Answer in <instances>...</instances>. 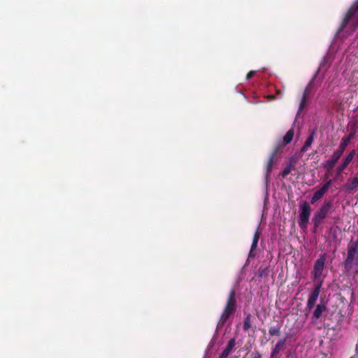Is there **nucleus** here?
Instances as JSON below:
<instances>
[{
  "label": "nucleus",
  "mask_w": 358,
  "mask_h": 358,
  "mask_svg": "<svg viewBox=\"0 0 358 358\" xmlns=\"http://www.w3.org/2000/svg\"><path fill=\"white\" fill-rule=\"evenodd\" d=\"M358 27V3L354 4L346 13L341 24L338 28V32L345 31L350 34Z\"/></svg>",
  "instance_id": "obj_1"
},
{
  "label": "nucleus",
  "mask_w": 358,
  "mask_h": 358,
  "mask_svg": "<svg viewBox=\"0 0 358 358\" xmlns=\"http://www.w3.org/2000/svg\"><path fill=\"white\" fill-rule=\"evenodd\" d=\"M343 264L346 271H350L355 268L356 273H358V238L356 241L351 240L348 243L347 257Z\"/></svg>",
  "instance_id": "obj_2"
},
{
  "label": "nucleus",
  "mask_w": 358,
  "mask_h": 358,
  "mask_svg": "<svg viewBox=\"0 0 358 358\" xmlns=\"http://www.w3.org/2000/svg\"><path fill=\"white\" fill-rule=\"evenodd\" d=\"M236 310V292L231 289L229 292L227 303L220 316V322L224 324Z\"/></svg>",
  "instance_id": "obj_3"
},
{
  "label": "nucleus",
  "mask_w": 358,
  "mask_h": 358,
  "mask_svg": "<svg viewBox=\"0 0 358 358\" xmlns=\"http://www.w3.org/2000/svg\"><path fill=\"white\" fill-rule=\"evenodd\" d=\"M333 201H324L320 208L315 213L313 217L317 223L322 222L333 207Z\"/></svg>",
  "instance_id": "obj_4"
},
{
  "label": "nucleus",
  "mask_w": 358,
  "mask_h": 358,
  "mask_svg": "<svg viewBox=\"0 0 358 358\" xmlns=\"http://www.w3.org/2000/svg\"><path fill=\"white\" fill-rule=\"evenodd\" d=\"M310 210H311V209H310V205L306 201H304L300 206L299 225L301 229H303V228L306 227V225L309 221Z\"/></svg>",
  "instance_id": "obj_5"
},
{
  "label": "nucleus",
  "mask_w": 358,
  "mask_h": 358,
  "mask_svg": "<svg viewBox=\"0 0 358 358\" xmlns=\"http://www.w3.org/2000/svg\"><path fill=\"white\" fill-rule=\"evenodd\" d=\"M322 285V280H320V282L315 285L314 288L312 292L309 294L308 301L306 303V309L311 310L315 306V303L317 300V298L320 293V289Z\"/></svg>",
  "instance_id": "obj_6"
},
{
  "label": "nucleus",
  "mask_w": 358,
  "mask_h": 358,
  "mask_svg": "<svg viewBox=\"0 0 358 358\" xmlns=\"http://www.w3.org/2000/svg\"><path fill=\"white\" fill-rule=\"evenodd\" d=\"M326 254H323L315 262L313 270L312 271L315 280H320L322 275V271L324 270L326 261Z\"/></svg>",
  "instance_id": "obj_7"
},
{
  "label": "nucleus",
  "mask_w": 358,
  "mask_h": 358,
  "mask_svg": "<svg viewBox=\"0 0 358 358\" xmlns=\"http://www.w3.org/2000/svg\"><path fill=\"white\" fill-rule=\"evenodd\" d=\"M287 343V338H280L278 341L271 352V357L275 358L279 354L280 351L283 350Z\"/></svg>",
  "instance_id": "obj_8"
},
{
  "label": "nucleus",
  "mask_w": 358,
  "mask_h": 358,
  "mask_svg": "<svg viewBox=\"0 0 358 358\" xmlns=\"http://www.w3.org/2000/svg\"><path fill=\"white\" fill-rule=\"evenodd\" d=\"M296 159L295 157L292 156L289 157L288 160V163L284 170L282 171L281 175L283 178L286 177L288 174H289L292 170L295 169L296 165Z\"/></svg>",
  "instance_id": "obj_9"
},
{
  "label": "nucleus",
  "mask_w": 358,
  "mask_h": 358,
  "mask_svg": "<svg viewBox=\"0 0 358 358\" xmlns=\"http://www.w3.org/2000/svg\"><path fill=\"white\" fill-rule=\"evenodd\" d=\"M236 345V340L234 338H231L225 349L223 350V352L220 355L219 358H227L230 352L233 350Z\"/></svg>",
  "instance_id": "obj_10"
},
{
  "label": "nucleus",
  "mask_w": 358,
  "mask_h": 358,
  "mask_svg": "<svg viewBox=\"0 0 358 358\" xmlns=\"http://www.w3.org/2000/svg\"><path fill=\"white\" fill-rule=\"evenodd\" d=\"M338 159H338L336 156L332 155L329 159L325 161L322 164V166L327 171L329 172L334 169Z\"/></svg>",
  "instance_id": "obj_11"
},
{
  "label": "nucleus",
  "mask_w": 358,
  "mask_h": 358,
  "mask_svg": "<svg viewBox=\"0 0 358 358\" xmlns=\"http://www.w3.org/2000/svg\"><path fill=\"white\" fill-rule=\"evenodd\" d=\"M315 134V129H313L310 131V134L308 137L306 138L304 145L301 148V153H304L307 151L308 148H310L313 142L314 136Z\"/></svg>",
  "instance_id": "obj_12"
},
{
  "label": "nucleus",
  "mask_w": 358,
  "mask_h": 358,
  "mask_svg": "<svg viewBox=\"0 0 358 358\" xmlns=\"http://www.w3.org/2000/svg\"><path fill=\"white\" fill-rule=\"evenodd\" d=\"M358 187V174H357L352 179H349L345 185V188L347 191H355Z\"/></svg>",
  "instance_id": "obj_13"
},
{
  "label": "nucleus",
  "mask_w": 358,
  "mask_h": 358,
  "mask_svg": "<svg viewBox=\"0 0 358 358\" xmlns=\"http://www.w3.org/2000/svg\"><path fill=\"white\" fill-rule=\"evenodd\" d=\"M310 83L308 84V85L306 87L305 90L303 91V96L299 107V113L301 111L307 104L308 98L310 93Z\"/></svg>",
  "instance_id": "obj_14"
},
{
  "label": "nucleus",
  "mask_w": 358,
  "mask_h": 358,
  "mask_svg": "<svg viewBox=\"0 0 358 358\" xmlns=\"http://www.w3.org/2000/svg\"><path fill=\"white\" fill-rule=\"evenodd\" d=\"M327 310V306L325 303H320L316 306L315 310L313 311V317L315 320H318L322 315V313Z\"/></svg>",
  "instance_id": "obj_15"
},
{
  "label": "nucleus",
  "mask_w": 358,
  "mask_h": 358,
  "mask_svg": "<svg viewBox=\"0 0 358 358\" xmlns=\"http://www.w3.org/2000/svg\"><path fill=\"white\" fill-rule=\"evenodd\" d=\"M275 162H276L275 157L273 156V155H271L269 157L268 161L267 162L266 167V178H268V175L271 173V172L273 169V166L274 164L275 163Z\"/></svg>",
  "instance_id": "obj_16"
},
{
  "label": "nucleus",
  "mask_w": 358,
  "mask_h": 358,
  "mask_svg": "<svg viewBox=\"0 0 358 358\" xmlns=\"http://www.w3.org/2000/svg\"><path fill=\"white\" fill-rule=\"evenodd\" d=\"M326 193L327 192L321 187L319 190L316 191L314 193L311 198L310 203L312 204L315 203V202L321 199Z\"/></svg>",
  "instance_id": "obj_17"
},
{
  "label": "nucleus",
  "mask_w": 358,
  "mask_h": 358,
  "mask_svg": "<svg viewBox=\"0 0 358 358\" xmlns=\"http://www.w3.org/2000/svg\"><path fill=\"white\" fill-rule=\"evenodd\" d=\"M259 236H260V233L259 232L258 230H257L253 236L252 243L250 251V256H252V252L257 249Z\"/></svg>",
  "instance_id": "obj_18"
},
{
  "label": "nucleus",
  "mask_w": 358,
  "mask_h": 358,
  "mask_svg": "<svg viewBox=\"0 0 358 358\" xmlns=\"http://www.w3.org/2000/svg\"><path fill=\"white\" fill-rule=\"evenodd\" d=\"M294 134V129H290L289 130H288L287 131L286 134L283 137L282 141H281V142L282 143H284V145H285L289 144L292 141Z\"/></svg>",
  "instance_id": "obj_19"
},
{
  "label": "nucleus",
  "mask_w": 358,
  "mask_h": 358,
  "mask_svg": "<svg viewBox=\"0 0 358 358\" xmlns=\"http://www.w3.org/2000/svg\"><path fill=\"white\" fill-rule=\"evenodd\" d=\"M356 154V150H351L348 155L343 159V162L341 164L343 166L348 167V166L350 164V163L352 161L355 155Z\"/></svg>",
  "instance_id": "obj_20"
},
{
  "label": "nucleus",
  "mask_w": 358,
  "mask_h": 358,
  "mask_svg": "<svg viewBox=\"0 0 358 358\" xmlns=\"http://www.w3.org/2000/svg\"><path fill=\"white\" fill-rule=\"evenodd\" d=\"M285 146V145H284V143H282L281 142V141H279L277 143L276 145L275 146V148L271 155H273V156L276 157V155L278 154H280L282 152Z\"/></svg>",
  "instance_id": "obj_21"
},
{
  "label": "nucleus",
  "mask_w": 358,
  "mask_h": 358,
  "mask_svg": "<svg viewBox=\"0 0 358 358\" xmlns=\"http://www.w3.org/2000/svg\"><path fill=\"white\" fill-rule=\"evenodd\" d=\"M354 137V133H350L348 137L346 138H343L342 139V141L341 143V144L339 145V147H341V148L345 150L346 147L348 146V145L349 144L350 140Z\"/></svg>",
  "instance_id": "obj_22"
},
{
  "label": "nucleus",
  "mask_w": 358,
  "mask_h": 358,
  "mask_svg": "<svg viewBox=\"0 0 358 358\" xmlns=\"http://www.w3.org/2000/svg\"><path fill=\"white\" fill-rule=\"evenodd\" d=\"M268 333L271 336H278L280 335V326H273L271 327L268 330Z\"/></svg>",
  "instance_id": "obj_23"
},
{
  "label": "nucleus",
  "mask_w": 358,
  "mask_h": 358,
  "mask_svg": "<svg viewBox=\"0 0 358 358\" xmlns=\"http://www.w3.org/2000/svg\"><path fill=\"white\" fill-rule=\"evenodd\" d=\"M251 327V316L250 315H248L244 320L243 322V330L244 331H248L249 329Z\"/></svg>",
  "instance_id": "obj_24"
},
{
  "label": "nucleus",
  "mask_w": 358,
  "mask_h": 358,
  "mask_svg": "<svg viewBox=\"0 0 358 358\" xmlns=\"http://www.w3.org/2000/svg\"><path fill=\"white\" fill-rule=\"evenodd\" d=\"M347 167L343 166V164H340L337 168H336V176H335V178H334V180H338L343 174V171L346 169Z\"/></svg>",
  "instance_id": "obj_25"
},
{
  "label": "nucleus",
  "mask_w": 358,
  "mask_h": 358,
  "mask_svg": "<svg viewBox=\"0 0 358 358\" xmlns=\"http://www.w3.org/2000/svg\"><path fill=\"white\" fill-rule=\"evenodd\" d=\"M344 151V149L341 148V147H338V148L336 151H334L332 155L336 156L338 159H340L341 157L343 155Z\"/></svg>",
  "instance_id": "obj_26"
},
{
  "label": "nucleus",
  "mask_w": 358,
  "mask_h": 358,
  "mask_svg": "<svg viewBox=\"0 0 358 358\" xmlns=\"http://www.w3.org/2000/svg\"><path fill=\"white\" fill-rule=\"evenodd\" d=\"M332 184V180H327L322 186V188L327 192Z\"/></svg>",
  "instance_id": "obj_27"
},
{
  "label": "nucleus",
  "mask_w": 358,
  "mask_h": 358,
  "mask_svg": "<svg viewBox=\"0 0 358 358\" xmlns=\"http://www.w3.org/2000/svg\"><path fill=\"white\" fill-rule=\"evenodd\" d=\"M312 221H313V232H316L317 228L322 224V222L317 223L315 219H314V218H313Z\"/></svg>",
  "instance_id": "obj_28"
},
{
  "label": "nucleus",
  "mask_w": 358,
  "mask_h": 358,
  "mask_svg": "<svg viewBox=\"0 0 358 358\" xmlns=\"http://www.w3.org/2000/svg\"><path fill=\"white\" fill-rule=\"evenodd\" d=\"M255 71H250L248 73L247 76H246V78L248 80L250 78H251L252 77H253L255 74Z\"/></svg>",
  "instance_id": "obj_29"
},
{
  "label": "nucleus",
  "mask_w": 358,
  "mask_h": 358,
  "mask_svg": "<svg viewBox=\"0 0 358 358\" xmlns=\"http://www.w3.org/2000/svg\"><path fill=\"white\" fill-rule=\"evenodd\" d=\"M252 358H262L261 354L256 351L252 354Z\"/></svg>",
  "instance_id": "obj_30"
},
{
  "label": "nucleus",
  "mask_w": 358,
  "mask_h": 358,
  "mask_svg": "<svg viewBox=\"0 0 358 358\" xmlns=\"http://www.w3.org/2000/svg\"><path fill=\"white\" fill-rule=\"evenodd\" d=\"M286 358H296V355L294 353L289 352Z\"/></svg>",
  "instance_id": "obj_31"
},
{
  "label": "nucleus",
  "mask_w": 358,
  "mask_h": 358,
  "mask_svg": "<svg viewBox=\"0 0 358 358\" xmlns=\"http://www.w3.org/2000/svg\"><path fill=\"white\" fill-rule=\"evenodd\" d=\"M350 358H354V357H350Z\"/></svg>",
  "instance_id": "obj_32"
}]
</instances>
